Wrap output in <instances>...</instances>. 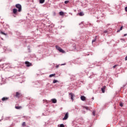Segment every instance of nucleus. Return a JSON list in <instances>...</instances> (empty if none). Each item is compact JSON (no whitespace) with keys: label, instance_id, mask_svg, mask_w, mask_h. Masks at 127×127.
I'll return each mask as SVG.
<instances>
[{"label":"nucleus","instance_id":"b1692460","mask_svg":"<svg viewBox=\"0 0 127 127\" xmlns=\"http://www.w3.org/2000/svg\"><path fill=\"white\" fill-rule=\"evenodd\" d=\"M60 127H64V125L63 124H61L60 125Z\"/></svg>","mask_w":127,"mask_h":127},{"label":"nucleus","instance_id":"6ab92c4d","mask_svg":"<svg viewBox=\"0 0 127 127\" xmlns=\"http://www.w3.org/2000/svg\"><path fill=\"white\" fill-rule=\"evenodd\" d=\"M59 14L60 15H63L64 14V12L62 11L60 12Z\"/></svg>","mask_w":127,"mask_h":127},{"label":"nucleus","instance_id":"7c9ffc66","mask_svg":"<svg viewBox=\"0 0 127 127\" xmlns=\"http://www.w3.org/2000/svg\"><path fill=\"white\" fill-rule=\"evenodd\" d=\"M121 40H123L124 41H125V40L124 39H121Z\"/></svg>","mask_w":127,"mask_h":127},{"label":"nucleus","instance_id":"0eeeda50","mask_svg":"<svg viewBox=\"0 0 127 127\" xmlns=\"http://www.w3.org/2000/svg\"><path fill=\"white\" fill-rule=\"evenodd\" d=\"M25 64L26 65V66H27V67H29V66H31V65H32V64L31 63H29V62H25Z\"/></svg>","mask_w":127,"mask_h":127},{"label":"nucleus","instance_id":"1a4fd4ad","mask_svg":"<svg viewBox=\"0 0 127 127\" xmlns=\"http://www.w3.org/2000/svg\"><path fill=\"white\" fill-rule=\"evenodd\" d=\"M80 99H81V101H85L86 97L84 96H82L80 97Z\"/></svg>","mask_w":127,"mask_h":127},{"label":"nucleus","instance_id":"c85d7f7f","mask_svg":"<svg viewBox=\"0 0 127 127\" xmlns=\"http://www.w3.org/2000/svg\"><path fill=\"white\" fill-rule=\"evenodd\" d=\"M117 65H115L114 66H113V68H115L116 67H117Z\"/></svg>","mask_w":127,"mask_h":127},{"label":"nucleus","instance_id":"c756f323","mask_svg":"<svg viewBox=\"0 0 127 127\" xmlns=\"http://www.w3.org/2000/svg\"><path fill=\"white\" fill-rule=\"evenodd\" d=\"M125 60H126V61H127V57L125 58Z\"/></svg>","mask_w":127,"mask_h":127},{"label":"nucleus","instance_id":"cd10ccee","mask_svg":"<svg viewBox=\"0 0 127 127\" xmlns=\"http://www.w3.org/2000/svg\"><path fill=\"white\" fill-rule=\"evenodd\" d=\"M125 11L127 12V7H125Z\"/></svg>","mask_w":127,"mask_h":127},{"label":"nucleus","instance_id":"f03ea898","mask_svg":"<svg viewBox=\"0 0 127 127\" xmlns=\"http://www.w3.org/2000/svg\"><path fill=\"white\" fill-rule=\"evenodd\" d=\"M56 48L60 52H61L62 53H65V51L61 49L59 46L56 45Z\"/></svg>","mask_w":127,"mask_h":127},{"label":"nucleus","instance_id":"5701e85b","mask_svg":"<svg viewBox=\"0 0 127 127\" xmlns=\"http://www.w3.org/2000/svg\"><path fill=\"white\" fill-rule=\"evenodd\" d=\"M123 105H124V104L121 102L120 104V107H123Z\"/></svg>","mask_w":127,"mask_h":127},{"label":"nucleus","instance_id":"f257e3e1","mask_svg":"<svg viewBox=\"0 0 127 127\" xmlns=\"http://www.w3.org/2000/svg\"><path fill=\"white\" fill-rule=\"evenodd\" d=\"M16 8L18 9V10H16L17 11H18L19 12H20L21 10H22V8L21 7V5L19 4H16Z\"/></svg>","mask_w":127,"mask_h":127},{"label":"nucleus","instance_id":"423d86ee","mask_svg":"<svg viewBox=\"0 0 127 127\" xmlns=\"http://www.w3.org/2000/svg\"><path fill=\"white\" fill-rule=\"evenodd\" d=\"M69 94L70 95L71 100L72 101V102H73L74 101L73 97L75 96L74 94L72 93H70Z\"/></svg>","mask_w":127,"mask_h":127},{"label":"nucleus","instance_id":"393cba45","mask_svg":"<svg viewBox=\"0 0 127 127\" xmlns=\"http://www.w3.org/2000/svg\"><path fill=\"white\" fill-rule=\"evenodd\" d=\"M68 2H69V1H68V0H66V1H64V3H65V4H67V3H68Z\"/></svg>","mask_w":127,"mask_h":127},{"label":"nucleus","instance_id":"aec40b11","mask_svg":"<svg viewBox=\"0 0 127 127\" xmlns=\"http://www.w3.org/2000/svg\"><path fill=\"white\" fill-rule=\"evenodd\" d=\"M22 126H23V127H25V126H26V123H25V122H23V123H22Z\"/></svg>","mask_w":127,"mask_h":127},{"label":"nucleus","instance_id":"dca6fc26","mask_svg":"<svg viewBox=\"0 0 127 127\" xmlns=\"http://www.w3.org/2000/svg\"><path fill=\"white\" fill-rule=\"evenodd\" d=\"M13 13H16V9L14 8L13 9Z\"/></svg>","mask_w":127,"mask_h":127},{"label":"nucleus","instance_id":"9b49d317","mask_svg":"<svg viewBox=\"0 0 127 127\" xmlns=\"http://www.w3.org/2000/svg\"><path fill=\"white\" fill-rule=\"evenodd\" d=\"M52 101L53 104H56L57 103V100L56 99H52Z\"/></svg>","mask_w":127,"mask_h":127},{"label":"nucleus","instance_id":"c9c22d12","mask_svg":"<svg viewBox=\"0 0 127 127\" xmlns=\"http://www.w3.org/2000/svg\"><path fill=\"white\" fill-rule=\"evenodd\" d=\"M97 38V36H96V38Z\"/></svg>","mask_w":127,"mask_h":127},{"label":"nucleus","instance_id":"39448f33","mask_svg":"<svg viewBox=\"0 0 127 127\" xmlns=\"http://www.w3.org/2000/svg\"><path fill=\"white\" fill-rule=\"evenodd\" d=\"M68 118V113H66L63 120V121H65V120H67Z\"/></svg>","mask_w":127,"mask_h":127},{"label":"nucleus","instance_id":"9d476101","mask_svg":"<svg viewBox=\"0 0 127 127\" xmlns=\"http://www.w3.org/2000/svg\"><path fill=\"white\" fill-rule=\"evenodd\" d=\"M8 100V98L7 97H3L2 98V101H7Z\"/></svg>","mask_w":127,"mask_h":127},{"label":"nucleus","instance_id":"a878e982","mask_svg":"<svg viewBox=\"0 0 127 127\" xmlns=\"http://www.w3.org/2000/svg\"><path fill=\"white\" fill-rule=\"evenodd\" d=\"M96 39H94V40H92V43L95 42L96 41Z\"/></svg>","mask_w":127,"mask_h":127},{"label":"nucleus","instance_id":"f3484780","mask_svg":"<svg viewBox=\"0 0 127 127\" xmlns=\"http://www.w3.org/2000/svg\"><path fill=\"white\" fill-rule=\"evenodd\" d=\"M56 74H52L49 75L50 77H52L53 76H54Z\"/></svg>","mask_w":127,"mask_h":127},{"label":"nucleus","instance_id":"ddd939ff","mask_svg":"<svg viewBox=\"0 0 127 127\" xmlns=\"http://www.w3.org/2000/svg\"><path fill=\"white\" fill-rule=\"evenodd\" d=\"M0 33L1 34H2L3 35H5V36H6V34L4 32H2V31H0Z\"/></svg>","mask_w":127,"mask_h":127},{"label":"nucleus","instance_id":"412c9836","mask_svg":"<svg viewBox=\"0 0 127 127\" xmlns=\"http://www.w3.org/2000/svg\"><path fill=\"white\" fill-rule=\"evenodd\" d=\"M123 27L122 26V27H121L120 29L119 30H118V31H117V32H120L121 30H122L123 29Z\"/></svg>","mask_w":127,"mask_h":127},{"label":"nucleus","instance_id":"20e7f679","mask_svg":"<svg viewBox=\"0 0 127 127\" xmlns=\"http://www.w3.org/2000/svg\"><path fill=\"white\" fill-rule=\"evenodd\" d=\"M22 97V94L19 92H16V97L17 98H21Z\"/></svg>","mask_w":127,"mask_h":127},{"label":"nucleus","instance_id":"4be33fe9","mask_svg":"<svg viewBox=\"0 0 127 127\" xmlns=\"http://www.w3.org/2000/svg\"><path fill=\"white\" fill-rule=\"evenodd\" d=\"M58 82V81L57 80H53V83H56V82Z\"/></svg>","mask_w":127,"mask_h":127},{"label":"nucleus","instance_id":"f704fd0d","mask_svg":"<svg viewBox=\"0 0 127 127\" xmlns=\"http://www.w3.org/2000/svg\"><path fill=\"white\" fill-rule=\"evenodd\" d=\"M65 64H64L63 65H65Z\"/></svg>","mask_w":127,"mask_h":127},{"label":"nucleus","instance_id":"473e14b6","mask_svg":"<svg viewBox=\"0 0 127 127\" xmlns=\"http://www.w3.org/2000/svg\"><path fill=\"white\" fill-rule=\"evenodd\" d=\"M127 35V34H125V35H124V36H126Z\"/></svg>","mask_w":127,"mask_h":127},{"label":"nucleus","instance_id":"2eb2a0df","mask_svg":"<svg viewBox=\"0 0 127 127\" xmlns=\"http://www.w3.org/2000/svg\"><path fill=\"white\" fill-rule=\"evenodd\" d=\"M45 2V0H40V3H43Z\"/></svg>","mask_w":127,"mask_h":127},{"label":"nucleus","instance_id":"72a5a7b5","mask_svg":"<svg viewBox=\"0 0 127 127\" xmlns=\"http://www.w3.org/2000/svg\"><path fill=\"white\" fill-rule=\"evenodd\" d=\"M15 109H16V106H15Z\"/></svg>","mask_w":127,"mask_h":127},{"label":"nucleus","instance_id":"2f4dec72","mask_svg":"<svg viewBox=\"0 0 127 127\" xmlns=\"http://www.w3.org/2000/svg\"><path fill=\"white\" fill-rule=\"evenodd\" d=\"M104 32L106 33H107V31H105Z\"/></svg>","mask_w":127,"mask_h":127},{"label":"nucleus","instance_id":"bb28decb","mask_svg":"<svg viewBox=\"0 0 127 127\" xmlns=\"http://www.w3.org/2000/svg\"><path fill=\"white\" fill-rule=\"evenodd\" d=\"M84 108H85V109H86V110H89V109H88V107H84Z\"/></svg>","mask_w":127,"mask_h":127},{"label":"nucleus","instance_id":"4468645a","mask_svg":"<svg viewBox=\"0 0 127 127\" xmlns=\"http://www.w3.org/2000/svg\"><path fill=\"white\" fill-rule=\"evenodd\" d=\"M78 15L80 16H82L84 15V14L83 13V12H80L79 13H78Z\"/></svg>","mask_w":127,"mask_h":127},{"label":"nucleus","instance_id":"f8f14e48","mask_svg":"<svg viewBox=\"0 0 127 127\" xmlns=\"http://www.w3.org/2000/svg\"><path fill=\"white\" fill-rule=\"evenodd\" d=\"M21 109H22V107L21 106H17L16 107V109L17 110H20Z\"/></svg>","mask_w":127,"mask_h":127},{"label":"nucleus","instance_id":"a211bd4d","mask_svg":"<svg viewBox=\"0 0 127 127\" xmlns=\"http://www.w3.org/2000/svg\"><path fill=\"white\" fill-rule=\"evenodd\" d=\"M92 114H93V116H95V115H96V111H93L92 112Z\"/></svg>","mask_w":127,"mask_h":127},{"label":"nucleus","instance_id":"7ed1b4c3","mask_svg":"<svg viewBox=\"0 0 127 127\" xmlns=\"http://www.w3.org/2000/svg\"><path fill=\"white\" fill-rule=\"evenodd\" d=\"M3 66L4 67H6V68H10L11 67V65L10 64L8 63L3 64Z\"/></svg>","mask_w":127,"mask_h":127},{"label":"nucleus","instance_id":"6e6552de","mask_svg":"<svg viewBox=\"0 0 127 127\" xmlns=\"http://www.w3.org/2000/svg\"><path fill=\"white\" fill-rule=\"evenodd\" d=\"M106 86H103L102 88H101V90L102 91L103 93H104L105 91V89H106Z\"/></svg>","mask_w":127,"mask_h":127}]
</instances>
